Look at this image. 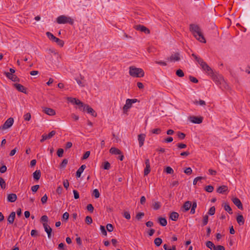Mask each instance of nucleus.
Masks as SVG:
<instances>
[{
    "label": "nucleus",
    "instance_id": "nucleus-1",
    "mask_svg": "<svg viewBox=\"0 0 250 250\" xmlns=\"http://www.w3.org/2000/svg\"><path fill=\"white\" fill-rule=\"evenodd\" d=\"M216 83V84L220 85L221 88L228 89L229 88V85L225 81L223 76L219 73L212 71V73L209 75Z\"/></svg>",
    "mask_w": 250,
    "mask_h": 250
},
{
    "label": "nucleus",
    "instance_id": "nucleus-2",
    "mask_svg": "<svg viewBox=\"0 0 250 250\" xmlns=\"http://www.w3.org/2000/svg\"><path fill=\"white\" fill-rule=\"evenodd\" d=\"M189 30L192 32L194 36L200 42L205 43L206 40L201 32V30L198 25L190 24Z\"/></svg>",
    "mask_w": 250,
    "mask_h": 250
},
{
    "label": "nucleus",
    "instance_id": "nucleus-3",
    "mask_svg": "<svg viewBox=\"0 0 250 250\" xmlns=\"http://www.w3.org/2000/svg\"><path fill=\"white\" fill-rule=\"evenodd\" d=\"M129 73V75L133 77H143L144 76L145 73L142 68H137L134 66H130Z\"/></svg>",
    "mask_w": 250,
    "mask_h": 250
},
{
    "label": "nucleus",
    "instance_id": "nucleus-4",
    "mask_svg": "<svg viewBox=\"0 0 250 250\" xmlns=\"http://www.w3.org/2000/svg\"><path fill=\"white\" fill-rule=\"evenodd\" d=\"M56 21L59 24L69 23L70 25H73L74 24V20L71 17H67L65 15L59 16L57 18Z\"/></svg>",
    "mask_w": 250,
    "mask_h": 250
},
{
    "label": "nucleus",
    "instance_id": "nucleus-5",
    "mask_svg": "<svg viewBox=\"0 0 250 250\" xmlns=\"http://www.w3.org/2000/svg\"><path fill=\"white\" fill-rule=\"evenodd\" d=\"M14 123V119L12 117L9 118L4 123V124L0 127V130H4L6 129L13 125Z\"/></svg>",
    "mask_w": 250,
    "mask_h": 250
},
{
    "label": "nucleus",
    "instance_id": "nucleus-6",
    "mask_svg": "<svg viewBox=\"0 0 250 250\" xmlns=\"http://www.w3.org/2000/svg\"><path fill=\"white\" fill-rule=\"evenodd\" d=\"M200 65L204 71H205L209 75L210 73H212V69L208 66V65L203 60L200 63Z\"/></svg>",
    "mask_w": 250,
    "mask_h": 250
},
{
    "label": "nucleus",
    "instance_id": "nucleus-7",
    "mask_svg": "<svg viewBox=\"0 0 250 250\" xmlns=\"http://www.w3.org/2000/svg\"><path fill=\"white\" fill-rule=\"evenodd\" d=\"M134 28L136 30L140 31L142 32H144L146 34H149L150 32V30L143 25H141V24L136 25L134 26Z\"/></svg>",
    "mask_w": 250,
    "mask_h": 250
},
{
    "label": "nucleus",
    "instance_id": "nucleus-8",
    "mask_svg": "<svg viewBox=\"0 0 250 250\" xmlns=\"http://www.w3.org/2000/svg\"><path fill=\"white\" fill-rule=\"evenodd\" d=\"M56 131L55 130L51 131L48 134H43L42 136V139L40 140L41 143L43 142L47 139H49L53 137L56 134Z\"/></svg>",
    "mask_w": 250,
    "mask_h": 250
},
{
    "label": "nucleus",
    "instance_id": "nucleus-9",
    "mask_svg": "<svg viewBox=\"0 0 250 250\" xmlns=\"http://www.w3.org/2000/svg\"><path fill=\"white\" fill-rule=\"evenodd\" d=\"M85 108H86V111L88 113L91 114V115L93 117L97 116V113L92 108H91L87 104H85L83 108H81V110H83V111H85Z\"/></svg>",
    "mask_w": 250,
    "mask_h": 250
},
{
    "label": "nucleus",
    "instance_id": "nucleus-10",
    "mask_svg": "<svg viewBox=\"0 0 250 250\" xmlns=\"http://www.w3.org/2000/svg\"><path fill=\"white\" fill-rule=\"evenodd\" d=\"M43 227L45 231L47 234V237L48 238H51L52 237V229L51 227L47 223H43Z\"/></svg>",
    "mask_w": 250,
    "mask_h": 250
},
{
    "label": "nucleus",
    "instance_id": "nucleus-11",
    "mask_svg": "<svg viewBox=\"0 0 250 250\" xmlns=\"http://www.w3.org/2000/svg\"><path fill=\"white\" fill-rule=\"evenodd\" d=\"M232 201L233 203V204L240 209L242 210L243 209V205L240 200L239 199H238L237 197L233 198L232 199Z\"/></svg>",
    "mask_w": 250,
    "mask_h": 250
},
{
    "label": "nucleus",
    "instance_id": "nucleus-12",
    "mask_svg": "<svg viewBox=\"0 0 250 250\" xmlns=\"http://www.w3.org/2000/svg\"><path fill=\"white\" fill-rule=\"evenodd\" d=\"M190 121L194 124H201L203 122V117L197 116H191L190 117Z\"/></svg>",
    "mask_w": 250,
    "mask_h": 250
},
{
    "label": "nucleus",
    "instance_id": "nucleus-13",
    "mask_svg": "<svg viewBox=\"0 0 250 250\" xmlns=\"http://www.w3.org/2000/svg\"><path fill=\"white\" fill-rule=\"evenodd\" d=\"M42 109L43 112L48 115L53 116L56 114L55 110L52 108L43 107Z\"/></svg>",
    "mask_w": 250,
    "mask_h": 250
},
{
    "label": "nucleus",
    "instance_id": "nucleus-14",
    "mask_svg": "<svg viewBox=\"0 0 250 250\" xmlns=\"http://www.w3.org/2000/svg\"><path fill=\"white\" fill-rule=\"evenodd\" d=\"M132 104L129 101V99H127L126 100L125 104L124 105L123 108L124 113H126L128 110L132 107Z\"/></svg>",
    "mask_w": 250,
    "mask_h": 250
},
{
    "label": "nucleus",
    "instance_id": "nucleus-15",
    "mask_svg": "<svg viewBox=\"0 0 250 250\" xmlns=\"http://www.w3.org/2000/svg\"><path fill=\"white\" fill-rule=\"evenodd\" d=\"M14 86L19 91L27 94L26 88L22 85L19 83H15Z\"/></svg>",
    "mask_w": 250,
    "mask_h": 250
},
{
    "label": "nucleus",
    "instance_id": "nucleus-16",
    "mask_svg": "<svg viewBox=\"0 0 250 250\" xmlns=\"http://www.w3.org/2000/svg\"><path fill=\"white\" fill-rule=\"evenodd\" d=\"M146 138V135L145 134H140L138 136V139L139 141V144L140 147L143 146L144 141Z\"/></svg>",
    "mask_w": 250,
    "mask_h": 250
},
{
    "label": "nucleus",
    "instance_id": "nucleus-17",
    "mask_svg": "<svg viewBox=\"0 0 250 250\" xmlns=\"http://www.w3.org/2000/svg\"><path fill=\"white\" fill-rule=\"evenodd\" d=\"M170 61H179L180 60V54L178 52L175 53L174 54L172 55L169 58H168Z\"/></svg>",
    "mask_w": 250,
    "mask_h": 250
},
{
    "label": "nucleus",
    "instance_id": "nucleus-18",
    "mask_svg": "<svg viewBox=\"0 0 250 250\" xmlns=\"http://www.w3.org/2000/svg\"><path fill=\"white\" fill-rule=\"evenodd\" d=\"M16 216V213L14 211H12L10 215L8 216L7 218V221L9 224H12L14 223V219Z\"/></svg>",
    "mask_w": 250,
    "mask_h": 250
},
{
    "label": "nucleus",
    "instance_id": "nucleus-19",
    "mask_svg": "<svg viewBox=\"0 0 250 250\" xmlns=\"http://www.w3.org/2000/svg\"><path fill=\"white\" fill-rule=\"evenodd\" d=\"M86 166L85 165H82L76 172V177L80 178L81 176V174L83 172V170L85 169Z\"/></svg>",
    "mask_w": 250,
    "mask_h": 250
},
{
    "label": "nucleus",
    "instance_id": "nucleus-20",
    "mask_svg": "<svg viewBox=\"0 0 250 250\" xmlns=\"http://www.w3.org/2000/svg\"><path fill=\"white\" fill-rule=\"evenodd\" d=\"M191 206V202L190 201H188L185 202L182 208H184V212L188 211L189 210Z\"/></svg>",
    "mask_w": 250,
    "mask_h": 250
},
{
    "label": "nucleus",
    "instance_id": "nucleus-21",
    "mask_svg": "<svg viewBox=\"0 0 250 250\" xmlns=\"http://www.w3.org/2000/svg\"><path fill=\"white\" fill-rule=\"evenodd\" d=\"M17 199V195L15 193H10L7 196V200L9 202H14Z\"/></svg>",
    "mask_w": 250,
    "mask_h": 250
},
{
    "label": "nucleus",
    "instance_id": "nucleus-22",
    "mask_svg": "<svg viewBox=\"0 0 250 250\" xmlns=\"http://www.w3.org/2000/svg\"><path fill=\"white\" fill-rule=\"evenodd\" d=\"M222 206L224 207V209L226 211H227L229 214H232L233 213L232 209L228 203H223Z\"/></svg>",
    "mask_w": 250,
    "mask_h": 250
},
{
    "label": "nucleus",
    "instance_id": "nucleus-23",
    "mask_svg": "<svg viewBox=\"0 0 250 250\" xmlns=\"http://www.w3.org/2000/svg\"><path fill=\"white\" fill-rule=\"evenodd\" d=\"M236 221L240 226L243 225L245 223V219L243 216L241 214H238L237 216Z\"/></svg>",
    "mask_w": 250,
    "mask_h": 250
},
{
    "label": "nucleus",
    "instance_id": "nucleus-24",
    "mask_svg": "<svg viewBox=\"0 0 250 250\" xmlns=\"http://www.w3.org/2000/svg\"><path fill=\"white\" fill-rule=\"evenodd\" d=\"M228 190V188L226 186H222L217 189V192L219 193H224L226 191H227Z\"/></svg>",
    "mask_w": 250,
    "mask_h": 250
},
{
    "label": "nucleus",
    "instance_id": "nucleus-25",
    "mask_svg": "<svg viewBox=\"0 0 250 250\" xmlns=\"http://www.w3.org/2000/svg\"><path fill=\"white\" fill-rule=\"evenodd\" d=\"M109 152L112 154L120 155L122 154L121 151L116 147H112L109 150Z\"/></svg>",
    "mask_w": 250,
    "mask_h": 250
},
{
    "label": "nucleus",
    "instance_id": "nucleus-26",
    "mask_svg": "<svg viewBox=\"0 0 250 250\" xmlns=\"http://www.w3.org/2000/svg\"><path fill=\"white\" fill-rule=\"evenodd\" d=\"M33 178L35 180L38 181L41 176V172L40 170H36L33 173Z\"/></svg>",
    "mask_w": 250,
    "mask_h": 250
},
{
    "label": "nucleus",
    "instance_id": "nucleus-27",
    "mask_svg": "<svg viewBox=\"0 0 250 250\" xmlns=\"http://www.w3.org/2000/svg\"><path fill=\"white\" fill-rule=\"evenodd\" d=\"M179 214L176 212H172L170 213L169 218L173 221H176L179 217Z\"/></svg>",
    "mask_w": 250,
    "mask_h": 250
},
{
    "label": "nucleus",
    "instance_id": "nucleus-28",
    "mask_svg": "<svg viewBox=\"0 0 250 250\" xmlns=\"http://www.w3.org/2000/svg\"><path fill=\"white\" fill-rule=\"evenodd\" d=\"M158 222L161 226L163 227H165L167 225V221L166 219L161 217L158 218Z\"/></svg>",
    "mask_w": 250,
    "mask_h": 250
},
{
    "label": "nucleus",
    "instance_id": "nucleus-29",
    "mask_svg": "<svg viewBox=\"0 0 250 250\" xmlns=\"http://www.w3.org/2000/svg\"><path fill=\"white\" fill-rule=\"evenodd\" d=\"M191 207L190 213L193 214L195 212V208L197 207V203L196 201H193L192 204L191 203Z\"/></svg>",
    "mask_w": 250,
    "mask_h": 250
},
{
    "label": "nucleus",
    "instance_id": "nucleus-30",
    "mask_svg": "<svg viewBox=\"0 0 250 250\" xmlns=\"http://www.w3.org/2000/svg\"><path fill=\"white\" fill-rule=\"evenodd\" d=\"M206 245L207 247L210 249V250H213L215 246V245L211 241H208L206 242Z\"/></svg>",
    "mask_w": 250,
    "mask_h": 250
},
{
    "label": "nucleus",
    "instance_id": "nucleus-31",
    "mask_svg": "<svg viewBox=\"0 0 250 250\" xmlns=\"http://www.w3.org/2000/svg\"><path fill=\"white\" fill-rule=\"evenodd\" d=\"M161 205L160 202H155L153 205L152 207L154 210H158L161 208Z\"/></svg>",
    "mask_w": 250,
    "mask_h": 250
},
{
    "label": "nucleus",
    "instance_id": "nucleus-32",
    "mask_svg": "<svg viewBox=\"0 0 250 250\" xmlns=\"http://www.w3.org/2000/svg\"><path fill=\"white\" fill-rule=\"evenodd\" d=\"M243 20L244 21L247 22L250 21V11H248L246 13V15L242 17Z\"/></svg>",
    "mask_w": 250,
    "mask_h": 250
},
{
    "label": "nucleus",
    "instance_id": "nucleus-33",
    "mask_svg": "<svg viewBox=\"0 0 250 250\" xmlns=\"http://www.w3.org/2000/svg\"><path fill=\"white\" fill-rule=\"evenodd\" d=\"M154 243L157 247H159L162 243V239L159 237L156 238L155 239Z\"/></svg>",
    "mask_w": 250,
    "mask_h": 250
},
{
    "label": "nucleus",
    "instance_id": "nucleus-34",
    "mask_svg": "<svg viewBox=\"0 0 250 250\" xmlns=\"http://www.w3.org/2000/svg\"><path fill=\"white\" fill-rule=\"evenodd\" d=\"M53 42H56L61 47H62L64 45V42L58 38L55 39V41Z\"/></svg>",
    "mask_w": 250,
    "mask_h": 250
},
{
    "label": "nucleus",
    "instance_id": "nucleus-35",
    "mask_svg": "<svg viewBox=\"0 0 250 250\" xmlns=\"http://www.w3.org/2000/svg\"><path fill=\"white\" fill-rule=\"evenodd\" d=\"M177 136L179 139L183 140L185 138L186 134L180 131H178L177 132Z\"/></svg>",
    "mask_w": 250,
    "mask_h": 250
},
{
    "label": "nucleus",
    "instance_id": "nucleus-36",
    "mask_svg": "<svg viewBox=\"0 0 250 250\" xmlns=\"http://www.w3.org/2000/svg\"><path fill=\"white\" fill-rule=\"evenodd\" d=\"M0 186L2 189H5L6 188V184L4 180L0 177Z\"/></svg>",
    "mask_w": 250,
    "mask_h": 250
},
{
    "label": "nucleus",
    "instance_id": "nucleus-37",
    "mask_svg": "<svg viewBox=\"0 0 250 250\" xmlns=\"http://www.w3.org/2000/svg\"><path fill=\"white\" fill-rule=\"evenodd\" d=\"M144 215L145 213L144 212H140L136 215L135 218L137 220L139 221L144 216Z\"/></svg>",
    "mask_w": 250,
    "mask_h": 250
},
{
    "label": "nucleus",
    "instance_id": "nucleus-38",
    "mask_svg": "<svg viewBox=\"0 0 250 250\" xmlns=\"http://www.w3.org/2000/svg\"><path fill=\"white\" fill-rule=\"evenodd\" d=\"M47 37L53 42L55 41V39H56V37H55L51 33L49 32H47L46 33Z\"/></svg>",
    "mask_w": 250,
    "mask_h": 250
},
{
    "label": "nucleus",
    "instance_id": "nucleus-39",
    "mask_svg": "<svg viewBox=\"0 0 250 250\" xmlns=\"http://www.w3.org/2000/svg\"><path fill=\"white\" fill-rule=\"evenodd\" d=\"M205 189L206 191L208 192H212L214 189V188L211 185H208L205 187Z\"/></svg>",
    "mask_w": 250,
    "mask_h": 250
},
{
    "label": "nucleus",
    "instance_id": "nucleus-40",
    "mask_svg": "<svg viewBox=\"0 0 250 250\" xmlns=\"http://www.w3.org/2000/svg\"><path fill=\"white\" fill-rule=\"evenodd\" d=\"M176 74L179 77H183L184 76V73L182 70L179 69H178L176 72Z\"/></svg>",
    "mask_w": 250,
    "mask_h": 250
},
{
    "label": "nucleus",
    "instance_id": "nucleus-41",
    "mask_svg": "<svg viewBox=\"0 0 250 250\" xmlns=\"http://www.w3.org/2000/svg\"><path fill=\"white\" fill-rule=\"evenodd\" d=\"M110 167V163L106 161L103 164V168L105 170H108Z\"/></svg>",
    "mask_w": 250,
    "mask_h": 250
},
{
    "label": "nucleus",
    "instance_id": "nucleus-42",
    "mask_svg": "<svg viewBox=\"0 0 250 250\" xmlns=\"http://www.w3.org/2000/svg\"><path fill=\"white\" fill-rule=\"evenodd\" d=\"M41 221L43 223H47L48 221V218L47 215H43L41 218Z\"/></svg>",
    "mask_w": 250,
    "mask_h": 250
},
{
    "label": "nucleus",
    "instance_id": "nucleus-43",
    "mask_svg": "<svg viewBox=\"0 0 250 250\" xmlns=\"http://www.w3.org/2000/svg\"><path fill=\"white\" fill-rule=\"evenodd\" d=\"M215 207L213 206L211 207L208 212V214L210 215H213L215 214Z\"/></svg>",
    "mask_w": 250,
    "mask_h": 250
},
{
    "label": "nucleus",
    "instance_id": "nucleus-44",
    "mask_svg": "<svg viewBox=\"0 0 250 250\" xmlns=\"http://www.w3.org/2000/svg\"><path fill=\"white\" fill-rule=\"evenodd\" d=\"M75 104L80 105L79 109L83 108L84 106L85 105L83 104L80 100L77 99V102L75 103Z\"/></svg>",
    "mask_w": 250,
    "mask_h": 250
},
{
    "label": "nucleus",
    "instance_id": "nucleus-45",
    "mask_svg": "<svg viewBox=\"0 0 250 250\" xmlns=\"http://www.w3.org/2000/svg\"><path fill=\"white\" fill-rule=\"evenodd\" d=\"M205 178L204 177H202V176H198V177H196L194 180H193V184L194 185L197 184V183L198 181H200V180H201L202 179H205Z\"/></svg>",
    "mask_w": 250,
    "mask_h": 250
},
{
    "label": "nucleus",
    "instance_id": "nucleus-46",
    "mask_svg": "<svg viewBox=\"0 0 250 250\" xmlns=\"http://www.w3.org/2000/svg\"><path fill=\"white\" fill-rule=\"evenodd\" d=\"M85 223L88 224H91L92 223V219L91 216H87L85 219Z\"/></svg>",
    "mask_w": 250,
    "mask_h": 250
},
{
    "label": "nucleus",
    "instance_id": "nucleus-47",
    "mask_svg": "<svg viewBox=\"0 0 250 250\" xmlns=\"http://www.w3.org/2000/svg\"><path fill=\"white\" fill-rule=\"evenodd\" d=\"M93 195L96 198H98L100 197V192L97 189H95L93 191Z\"/></svg>",
    "mask_w": 250,
    "mask_h": 250
},
{
    "label": "nucleus",
    "instance_id": "nucleus-48",
    "mask_svg": "<svg viewBox=\"0 0 250 250\" xmlns=\"http://www.w3.org/2000/svg\"><path fill=\"white\" fill-rule=\"evenodd\" d=\"M63 149L62 148H59L57 150V155L59 157H62L63 156Z\"/></svg>",
    "mask_w": 250,
    "mask_h": 250
},
{
    "label": "nucleus",
    "instance_id": "nucleus-49",
    "mask_svg": "<svg viewBox=\"0 0 250 250\" xmlns=\"http://www.w3.org/2000/svg\"><path fill=\"white\" fill-rule=\"evenodd\" d=\"M165 171L167 174H172L174 172L173 169L170 167H167L165 169Z\"/></svg>",
    "mask_w": 250,
    "mask_h": 250
},
{
    "label": "nucleus",
    "instance_id": "nucleus-50",
    "mask_svg": "<svg viewBox=\"0 0 250 250\" xmlns=\"http://www.w3.org/2000/svg\"><path fill=\"white\" fill-rule=\"evenodd\" d=\"M191 56L199 64L203 60L202 58L198 57L195 54H192Z\"/></svg>",
    "mask_w": 250,
    "mask_h": 250
},
{
    "label": "nucleus",
    "instance_id": "nucleus-51",
    "mask_svg": "<svg viewBox=\"0 0 250 250\" xmlns=\"http://www.w3.org/2000/svg\"><path fill=\"white\" fill-rule=\"evenodd\" d=\"M208 217L207 215H206L203 217V223H202L203 226H206L208 224Z\"/></svg>",
    "mask_w": 250,
    "mask_h": 250
},
{
    "label": "nucleus",
    "instance_id": "nucleus-52",
    "mask_svg": "<svg viewBox=\"0 0 250 250\" xmlns=\"http://www.w3.org/2000/svg\"><path fill=\"white\" fill-rule=\"evenodd\" d=\"M163 248L165 249V250H176V246L174 245L172 246L171 249H169L167 245L165 244L163 246Z\"/></svg>",
    "mask_w": 250,
    "mask_h": 250
},
{
    "label": "nucleus",
    "instance_id": "nucleus-53",
    "mask_svg": "<svg viewBox=\"0 0 250 250\" xmlns=\"http://www.w3.org/2000/svg\"><path fill=\"white\" fill-rule=\"evenodd\" d=\"M67 163L68 160L66 159H63L61 164H60V167L62 168L65 167Z\"/></svg>",
    "mask_w": 250,
    "mask_h": 250
},
{
    "label": "nucleus",
    "instance_id": "nucleus-54",
    "mask_svg": "<svg viewBox=\"0 0 250 250\" xmlns=\"http://www.w3.org/2000/svg\"><path fill=\"white\" fill-rule=\"evenodd\" d=\"M150 171V166H146L144 169V175L146 176L148 174Z\"/></svg>",
    "mask_w": 250,
    "mask_h": 250
},
{
    "label": "nucleus",
    "instance_id": "nucleus-55",
    "mask_svg": "<svg viewBox=\"0 0 250 250\" xmlns=\"http://www.w3.org/2000/svg\"><path fill=\"white\" fill-rule=\"evenodd\" d=\"M106 229L109 232H112L113 230L114 227L111 224H108L106 225Z\"/></svg>",
    "mask_w": 250,
    "mask_h": 250
},
{
    "label": "nucleus",
    "instance_id": "nucleus-56",
    "mask_svg": "<svg viewBox=\"0 0 250 250\" xmlns=\"http://www.w3.org/2000/svg\"><path fill=\"white\" fill-rule=\"evenodd\" d=\"M69 213L67 212H65L62 215V219L66 221L68 220V219L69 218Z\"/></svg>",
    "mask_w": 250,
    "mask_h": 250
},
{
    "label": "nucleus",
    "instance_id": "nucleus-57",
    "mask_svg": "<svg viewBox=\"0 0 250 250\" xmlns=\"http://www.w3.org/2000/svg\"><path fill=\"white\" fill-rule=\"evenodd\" d=\"M13 82H20V79L15 75H13L11 76V79Z\"/></svg>",
    "mask_w": 250,
    "mask_h": 250
},
{
    "label": "nucleus",
    "instance_id": "nucleus-58",
    "mask_svg": "<svg viewBox=\"0 0 250 250\" xmlns=\"http://www.w3.org/2000/svg\"><path fill=\"white\" fill-rule=\"evenodd\" d=\"M23 117L25 121H29L31 119V114L27 113L24 115Z\"/></svg>",
    "mask_w": 250,
    "mask_h": 250
},
{
    "label": "nucleus",
    "instance_id": "nucleus-59",
    "mask_svg": "<svg viewBox=\"0 0 250 250\" xmlns=\"http://www.w3.org/2000/svg\"><path fill=\"white\" fill-rule=\"evenodd\" d=\"M90 154V152L89 151H86L84 154L83 155V156L82 157L83 160H85L87 159Z\"/></svg>",
    "mask_w": 250,
    "mask_h": 250
},
{
    "label": "nucleus",
    "instance_id": "nucleus-60",
    "mask_svg": "<svg viewBox=\"0 0 250 250\" xmlns=\"http://www.w3.org/2000/svg\"><path fill=\"white\" fill-rule=\"evenodd\" d=\"M194 103L196 104H199L201 105H206V103L203 100H199V101H196L194 102Z\"/></svg>",
    "mask_w": 250,
    "mask_h": 250
},
{
    "label": "nucleus",
    "instance_id": "nucleus-61",
    "mask_svg": "<svg viewBox=\"0 0 250 250\" xmlns=\"http://www.w3.org/2000/svg\"><path fill=\"white\" fill-rule=\"evenodd\" d=\"M213 250H225V248L224 246L221 245H218L215 246Z\"/></svg>",
    "mask_w": 250,
    "mask_h": 250
},
{
    "label": "nucleus",
    "instance_id": "nucleus-62",
    "mask_svg": "<svg viewBox=\"0 0 250 250\" xmlns=\"http://www.w3.org/2000/svg\"><path fill=\"white\" fill-rule=\"evenodd\" d=\"M87 209L90 212H93L94 210V207L92 204H89L87 206Z\"/></svg>",
    "mask_w": 250,
    "mask_h": 250
},
{
    "label": "nucleus",
    "instance_id": "nucleus-63",
    "mask_svg": "<svg viewBox=\"0 0 250 250\" xmlns=\"http://www.w3.org/2000/svg\"><path fill=\"white\" fill-rule=\"evenodd\" d=\"M67 100L73 104H75V103L77 102V99L72 97H68Z\"/></svg>",
    "mask_w": 250,
    "mask_h": 250
},
{
    "label": "nucleus",
    "instance_id": "nucleus-64",
    "mask_svg": "<svg viewBox=\"0 0 250 250\" xmlns=\"http://www.w3.org/2000/svg\"><path fill=\"white\" fill-rule=\"evenodd\" d=\"M192 170L190 167L187 168L184 171V172L187 175H190L192 173Z\"/></svg>",
    "mask_w": 250,
    "mask_h": 250
}]
</instances>
